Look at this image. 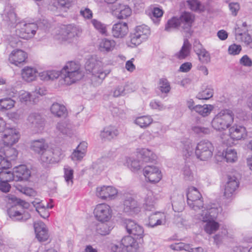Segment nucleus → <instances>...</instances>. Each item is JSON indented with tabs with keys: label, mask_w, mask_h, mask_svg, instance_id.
<instances>
[{
	"label": "nucleus",
	"mask_w": 252,
	"mask_h": 252,
	"mask_svg": "<svg viewBox=\"0 0 252 252\" xmlns=\"http://www.w3.org/2000/svg\"><path fill=\"white\" fill-rule=\"evenodd\" d=\"M124 211L128 215H134L140 212L137 202L131 196L126 197L124 201Z\"/></svg>",
	"instance_id": "21"
},
{
	"label": "nucleus",
	"mask_w": 252,
	"mask_h": 252,
	"mask_svg": "<svg viewBox=\"0 0 252 252\" xmlns=\"http://www.w3.org/2000/svg\"><path fill=\"white\" fill-rule=\"evenodd\" d=\"M85 155L84 153L76 149L72 152L71 158L74 161H81Z\"/></svg>",
	"instance_id": "61"
},
{
	"label": "nucleus",
	"mask_w": 252,
	"mask_h": 252,
	"mask_svg": "<svg viewBox=\"0 0 252 252\" xmlns=\"http://www.w3.org/2000/svg\"><path fill=\"white\" fill-rule=\"evenodd\" d=\"M116 45L115 41L113 39L103 38L98 42V50L102 53H106L112 51Z\"/></svg>",
	"instance_id": "31"
},
{
	"label": "nucleus",
	"mask_w": 252,
	"mask_h": 252,
	"mask_svg": "<svg viewBox=\"0 0 252 252\" xmlns=\"http://www.w3.org/2000/svg\"><path fill=\"white\" fill-rule=\"evenodd\" d=\"M153 120L150 116H143L138 117L135 120V123L141 128H146L152 123Z\"/></svg>",
	"instance_id": "40"
},
{
	"label": "nucleus",
	"mask_w": 252,
	"mask_h": 252,
	"mask_svg": "<svg viewBox=\"0 0 252 252\" xmlns=\"http://www.w3.org/2000/svg\"><path fill=\"white\" fill-rule=\"evenodd\" d=\"M222 211L220 207H218L215 204H211L210 207L201 210L194 215V219L199 222L204 223L203 228L205 232L208 234L216 232L220 227V224L215 220L218 217L219 213Z\"/></svg>",
	"instance_id": "2"
},
{
	"label": "nucleus",
	"mask_w": 252,
	"mask_h": 252,
	"mask_svg": "<svg viewBox=\"0 0 252 252\" xmlns=\"http://www.w3.org/2000/svg\"><path fill=\"white\" fill-rule=\"evenodd\" d=\"M134 33L137 35L139 34L140 37L145 40L150 34V30L147 26L142 25L135 28Z\"/></svg>",
	"instance_id": "41"
},
{
	"label": "nucleus",
	"mask_w": 252,
	"mask_h": 252,
	"mask_svg": "<svg viewBox=\"0 0 252 252\" xmlns=\"http://www.w3.org/2000/svg\"><path fill=\"white\" fill-rule=\"evenodd\" d=\"M56 130L63 135H69L73 133V126L68 120L59 121L56 125Z\"/></svg>",
	"instance_id": "33"
},
{
	"label": "nucleus",
	"mask_w": 252,
	"mask_h": 252,
	"mask_svg": "<svg viewBox=\"0 0 252 252\" xmlns=\"http://www.w3.org/2000/svg\"><path fill=\"white\" fill-rule=\"evenodd\" d=\"M7 149L4 151L5 157L0 155V170L6 169L11 167L10 160H15L18 155V152L16 149L11 146L7 147Z\"/></svg>",
	"instance_id": "16"
},
{
	"label": "nucleus",
	"mask_w": 252,
	"mask_h": 252,
	"mask_svg": "<svg viewBox=\"0 0 252 252\" xmlns=\"http://www.w3.org/2000/svg\"><path fill=\"white\" fill-rule=\"evenodd\" d=\"M213 89L208 88L198 93L196 97L199 99H208L213 96Z\"/></svg>",
	"instance_id": "55"
},
{
	"label": "nucleus",
	"mask_w": 252,
	"mask_h": 252,
	"mask_svg": "<svg viewBox=\"0 0 252 252\" xmlns=\"http://www.w3.org/2000/svg\"><path fill=\"white\" fill-rule=\"evenodd\" d=\"M124 164L126 165L132 172H136L140 168L139 161L131 158H125Z\"/></svg>",
	"instance_id": "44"
},
{
	"label": "nucleus",
	"mask_w": 252,
	"mask_h": 252,
	"mask_svg": "<svg viewBox=\"0 0 252 252\" xmlns=\"http://www.w3.org/2000/svg\"><path fill=\"white\" fill-rule=\"evenodd\" d=\"M158 87L160 91L165 94L168 93L171 89L169 82L165 78H161L159 80Z\"/></svg>",
	"instance_id": "57"
},
{
	"label": "nucleus",
	"mask_w": 252,
	"mask_h": 252,
	"mask_svg": "<svg viewBox=\"0 0 252 252\" xmlns=\"http://www.w3.org/2000/svg\"><path fill=\"white\" fill-rule=\"evenodd\" d=\"M117 193V189L112 186L98 187L96 190V196L102 200H112L114 198Z\"/></svg>",
	"instance_id": "17"
},
{
	"label": "nucleus",
	"mask_w": 252,
	"mask_h": 252,
	"mask_svg": "<svg viewBox=\"0 0 252 252\" xmlns=\"http://www.w3.org/2000/svg\"><path fill=\"white\" fill-rule=\"evenodd\" d=\"M187 3L189 8L192 11L202 12L205 9V6L198 0H188Z\"/></svg>",
	"instance_id": "46"
},
{
	"label": "nucleus",
	"mask_w": 252,
	"mask_h": 252,
	"mask_svg": "<svg viewBox=\"0 0 252 252\" xmlns=\"http://www.w3.org/2000/svg\"><path fill=\"white\" fill-rule=\"evenodd\" d=\"M142 195L144 199V208L147 211H152L155 208L156 203V199L153 192L151 190L146 189L144 190Z\"/></svg>",
	"instance_id": "27"
},
{
	"label": "nucleus",
	"mask_w": 252,
	"mask_h": 252,
	"mask_svg": "<svg viewBox=\"0 0 252 252\" xmlns=\"http://www.w3.org/2000/svg\"><path fill=\"white\" fill-rule=\"evenodd\" d=\"M61 73L63 75L64 83L67 85L80 80L84 75L80 64L73 61L67 62Z\"/></svg>",
	"instance_id": "5"
},
{
	"label": "nucleus",
	"mask_w": 252,
	"mask_h": 252,
	"mask_svg": "<svg viewBox=\"0 0 252 252\" xmlns=\"http://www.w3.org/2000/svg\"><path fill=\"white\" fill-rule=\"evenodd\" d=\"M18 97L21 102L27 104L31 101L32 94L28 92L22 90L19 93Z\"/></svg>",
	"instance_id": "58"
},
{
	"label": "nucleus",
	"mask_w": 252,
	"mask_h": 252,
	"mask_svg": "<svg viewBox=\"0 0 252 252\" xmlns=\"http://www.w3.org/2000/svg\"><path fill=\"white\" fill-rule=\"evenodd\" d=\"M15 102L10 98H4L0 99V110L4 111L12 108Z\"/></svg>",
	"instance_id": "48"
},
{
	"label": "nucleus",
	"mask_w": 252,
	"mask_h": 252,
	"mask_svg": "<svg viewBox=\"0 0 252 252\" xmlns=\"http://www.w3.org/2000/svg\"><path fill=\"white\" fill-rule=\"evenodd\" d=\"M239 182L235 177L228 176L224 189V196L225 197L230 198L233 197L235 190L239 187Z\"/></svg>",
	"instance_id": "20"
},
{
	"label": "nucleus",
	"mask_w": 252,
	"mask_h": 252,
	"mask_svg": "<svg viewBox=\"0 0 252 252\" xmlns=\"http://www.w3.org/2000/svg\"><path fill=\"white\" fill-rule=\"evenodd\" d=\"M242 51V47L240 45L233 43L229 46L228 48V54L232 56L239 55Z\"/></svg>",
	"instance_id": "59"
},
{
	"label": "nucleus",
	"mask_w": 252,
	"mask_h": 252,
	"mask_svg": "<svg viewBox=\"0 0 252 252\" xmlns=\"http://www.w3.org/2000/svg\"><path fill=\"white\" fill-rule=\"evenodd\" d=\"M194 51L197 54L198 59L202 63H207L211 61L209 53L202 47L200 43H196L194 45Z\"/></svg>",
	"instance_id": "28"
},
{
	"label": "nucleus",
	"mask_w": 252,
	"mask_h": 252,
	"mask_svg": "<svg viewBox=\"0 0 252 252\" xmlns=\"http://www.w3.org/2000/svg\"><path fill=\"white\" fill-rule=\"evenodd\" d=\"M81 29L74 25H64L57 30L54 38L59 42L71 43L80 35Z\"/></svg>",
	"instance_id": "6"
},
{
	"label": "nucleus",
	"mask_w": 252,
	"mask_h": 252,
	"mask_svg": "<svg viewBox=\"0 0 252 252\" xmlns=\"http://www.w3.org/2000/svg\"><path fill=\"white\" fill-rule=\"evenodd\" d=\"M0 137L1 142L5 146L10 147L18 142L20 134L17 129L6 127L0 134Z\"/></svg>",
	"instance_id": "13"
},
{
	"label": "nucleus",
	"mask_w": 252,
	"mask_h": 252,
	"mask_svg": "<svg viewBox=\"0 0 252 252\" xmlns=\"http://www.w3.org/2000/svg\"><path fill=\"white\" fill-rule=\"evenodd\" d=\"M16 181L27 180L31 176V171L25 165H20L13 169Z\"/></svg>",
	"instance_id": "29"
},
{
	"label": "nucleus",
	"mask_w": 252,
	"mask_h": 252,
	"mask_svg": "<svg viewBox=\"0 0 252 252\" xmlns=\"http://www.w3.org/2000/svg\"><path fill=\"white\" fill-rule=\"evenodd\" d=\"M119 134L118 128L114 126H108L101 131L100 136L102 139L111 140L116 138Z\"/></svg>",
	"instance_id": "30"
},
{
	"label": "nucleus",
	"mask_w": 252,
	"mask_h": 252,
	"mask_svg": "<svg viewBox=\"0 0 252 252\" xmlns=\"http://www.w3.org/2000/svg\"><path fill=\"white\" fill-rule=\"evenodd\" d=\"M127 232L135 236L142 238L144 236L143 228L131 220H126L125 222Z\"/></svg>",
	"instance_id": "23"
},
{
	"label": "nucleus",
	"mask_w": 252,
	"mask_h": 252,
	"mask_svg": "<svg viewBox=\"0 0 252 252\" xmlns=\"http://www.w3.org/2000/svg\"><path fill=\"white\" fill-rule=\"evenodd\" d=\"M108 248L109 252H127V250L120 242L111 243Z\"/></svg>",
	"instance_id": "51"
},
{
	"label": "nucleus",
	"mask_w": 252,
	"mask_h": 252,
	"mask_svg": "<svg viewBox=\"0 0 252 252\" xmlns=\"http://www.w3.org/2000/svg\"><path fill=\"white\" fill-rule=\"evenodd\" d=\"M64 178L68 184L72 185L73 178V170L69 166L64 167Z\"/></svg>",
	"instance_id": "49"
},
{
	"label": "nucleus",
	"mask_w": 252,
	"mask_h": 252,
	"mask_svg": "<svg viewBox=\"0 0 252 252\" xmlns=\"http://www.w3.org/2000/svg\"><path fill=\"white\" fill-rule=\"evenodd\" d=\"M73 0H53V4L57 9L65 10L72 5Z\"/></svg>",
	"instance_id": "47"
},
{
	"label": "nucleus",
	"mask_w": 252,
	"mask_h": 252,
	"mask_svg": "<svg viewBox=\"0 0 252 252\" xmlns=\"http://www.w3.org/2000/svg\"><path fill=\"white\" fill-rule=\"evenodd\" d=\"M211 104L197 105L194 106V111L203 117L208 116L214 109Z\"/></svg>",
	"instance_id": "38"
},
{
	"label": "nucleus",
	"mask_w": 252,
	"mask_h": 252,
	"mask_svg": "<svg viewBox=\"0 0 252 252\" xmlns=\"http://www.w3.org/2000/svg\"><path fill=\"white\" fill-rule=\"evenodd\" d=\"M193 131L198 134H207L210 132V130L208 127H205L200 126H195L192 127Z\"/></svg>",
	"instance_id": "62"
},
{
	"label": "nucleus",
	"mask_w": 252,
	"mask_h": 252,
	"mask_svg": "<svg viewBox=\"0 0 252 252\" xmlns=\"http://www.w3.org/2000/svg\"><path fill=\"white\" fill-rule=\"evenodd\" d=\"M112 228L107 224L101 222L96 226V230L98 234L101 235H106L110 232Z\"/></svg>",
	"instance_id": "52"
},
{
	"label": "nucleus",
	"mask_w": 252,
	"mask_h": 252,
	"mask_svg": "<svg viewBox=\"0 0 252 252\" xmlns=\"http://www.w3.org/2000/svg\"><path fill=\"white\" fill-rule=\"evenodd\" d=\"M229 137L231 139L225 140L221 137L222 142L227 146H231L233 144L231 140H239L245 139L247 136V132L246 128L238 125H234L229 129Z\"/></svg>",
	"instance_id": "12"
},
{
	"label": "nucleus",
	"mask_w": 252,
	"mask_h": 252,
	"mask_svg": "<svg viewBox=\"0 0 252 252\" xmlns=\"http://www.w3.org/2000/svg\"><path fill=\"white\" fill-rule=\"evenodd\" d=\"M34 228L36 237L40 242H44L49 238L48 231L46 225L42 221H37L34 223Z\"/></svg>",
	"instance_id": "24"
},
{
	"label": "nucleus",
	"mask_w": 252,
	"mask_h": 252,
	"mask_svg": "<svg viewBox=\"0 0 252 252\" xmlns=\"http://www.w3.org/2000/svg\"><path fill=\"white\" fill-rule=\"evenodd\" d=\"M50 111L55 117L65 118L67 116L68 112L65 106L62 104L55 102L50 107Z\"/></svg>",
	"instance_id": "34"
},
{
	"label": "nucleus",
	"mask_w": 252,
	"mask_h": 252,
	"mask_svg": "<svg viewBox=\"0 0 252 252\" xmlns=\"http://www.w3.org/2000/svg\"><path fill=\"white\" fill-rule=\"evenodd\" d=\"M239 63L241 65L245 66L250 67L252 65V61L247 55L243 56L240 59Z\"/></svg>",
	"instance_id": "64"
},
{
	"label": "nucleus",
	"mask_w": 252,
	"mask_h": 252,
	"mask_svg": "<svg viewBox=\"0 0 252 252\" xmlns=\"http://www.w3.org/2000/svg\"><path fill=\"white\" fill-rule=\"evenodd\" d=\"M229 8L231 14L236 16L240 9V5L238 2H231L229 4Z\"/></svg>",
	"instance_id": "63"
},
{
	"label": "nucleus",
	"mask_w": 252,
	"mask_h": 252,
	"mask_svg": "<svg viewBox=\"0 0 252 252\" xmlns=\"http://www.w3.org/2000/svg\"><path fill=\"white\" fill-rule=\"evenodd\" d=\"M144 40L139 34L137 35L133 32L130 34V41L128 43V46L131 47H136Z\"/></svg>",
	"instance_id": "53"
},
{
	"label": "nucleus",
	"mask_w": 252,
	"mask_h": 252,
	"mask_svg": "<svg viewBox=\"0 0 252 252\" xmlns=\"http://www.w3.org/2000/svg\"><path fill=\"white\" fill-rule=\"evenodd\" d=\"M0 180L4 182H11L12 181H16L15 175H14L13 171L11 172L10 171H1L0 172Z\"/></svg>",
	"instance_id": "54"
},
{
	"label": "nucleus",
	"mask_w": 252,
	"mask_h": 252,
	"mask_svg": "<svg viewBox=\"0 0 252 252\" xmlns=\"http://www.w3.org/2000/svg\"><path fill=\"white\" fill-rule=\"evenodd\" d=\"M143 171L146 180L151 183H157L162 179V175L161 172L156 166H146L144 168Z\"/></svg>",
	"instance_id": "15"
},
{
	"label": "nucleus",
	"mask_w": 252,
	"mask_h": 252,
	"mask_svg": "<svg viewBox=\"0 0 252 252\" xmlns=\"http://www.w3.org/2000/svg\"><path fill=\"white\" fill-rule=\"evenodd\" d=\"M37 74V71L34 67L25 66L21 70L22 78L27 82H31L35 80Z\"/></svg>",
	"instance_id": "35"
},
{
	"label": "nucleus",
	"mask_w": 252,
	"mask_h": 252,
	"mask_svg": "<svg viewBox=\"0 0 252 252\" xmlns=\"http://www.w3.org/2000/svg\"><path fill=\"white\" fill-rule=\"evenodd\" d=\"M141 158L145 162H150L154 160L156 156L152 151L148 149L143 148L139 149L138 152Z\"/></svg>",
	"instance_id": "39"
},
{
	"label": "nucleus",
	"mask_w": 252,
	"mask_h": 252,
	"mask_svg": "<svg viewBox=\"0 0 252 252\" xmlns=\"http://www.w3.org/2000/svg\"><path fill=\"white\" fill-rule=\"evenodd\" d=\"M224 157L227 162H234L237 159V152L233 149L227 148Z\"/></svg>",
	"instance_id": "56"
},
{
	"label": "nucleus",
	"mask_w": 252,
	"mask_h": 252,
	"mask_svg": "<svg viewBox=\"0 0 252 252\" xmlns=\"http://www.w3.org/2000/svg\"><path fill=\"white\" fill-rule=\"evenodd\" d=\"M191 45L188 39H185L183 45L180 52L177 54L179 59H183L188 56L190 53Z\"/></svg>",
	"instance_id": "42"
},
{
	"label": "nucleus",
	"mask_w": 252,
	"mask_h": 252,
	"mask_svg": "<svg viewBox=\"0 0 252 252\" xmlns=\"http://www.w3.org/2000/svg\"><path fill=\"white\" fill-rule=\"evenodd\" d=\"M178 28H180L179 20L178 18L173 17L167 21L165 26V30L169 32Z\"/></svg>",
	"instance_id": "45"
},
{
	"label": "nucleus",
	"mask_w": 252,
	"mask_h": 252,
	"mask_svg": "<svg viewBox=\"0 0 252 252\" xmlns=\"http://www.w3.org/2000/svg\"><path fill=\"white\" fill-rule=\"evenodd\" d=\"M3 22L10 28L16 26V34L21 38L28 40L32 38L35 35L38 29L37 25L34 23H26L20 22L16 24V15L13 10L5 13Z\"/></svg>",
	"instance_id": "3"
},
{
	"label": "nucleus",
	"mask_w": 252,
	"mask_h": 252,
	"mask_svg": "<svg viewBox=\"0 0 252 252\" xmlns=\"http://www.w3.org/2000/svg\"><path fill=\"white\" fill-rule=\"evenodd\" d=\"M27 124L34 131L38 132L44 126V120L39 113H32L28 117Z\"/></svg>",
	"instance_id": "18"
},
{
	"label": "nucleus",
	"mask_w": 252,
	"mask_h": 252,
	"mask_svg": "<svg viewBox=\"0 0 252 252\" xmlns=\"http://www.w3.org/2000/svg\"><path fill=\"white\" fill-rule=\"evenodd\" d=\"M182 154L186 161H189L193 156L194 148L189 139L182 143Z\"/></svg>",
	"instance_id": "36"
},
{
	"label": "nucleus",
	"mask_w": 252,
	"mask_h": 252,
	"mask_svg": "<svg viewBox=\"0 0 252 252\" xmlns=\"http://www.w3.org/2000/svg\"><path fill=\"white\" fill-rule=\"evenodd\" d=\"M85 68L86 71L91 73V80L92 84L94 86L100 85L109 73V71L104 70L103 64L101 61L94 58L87 61Z\"/></svg>",
	"instance_id": "4"
},
{
	"label": "nucleus",
	"mask_w": 252,
	"mask_h": 252,
	"mask_svg": "<svg viewBox=\"0 0 252 252\" xmlns=\"http://www.w3.org/2000/svg\"><path fill=\"white\" fill-rule=\"evenodd\" d=\"M28 55L27 53L21 49L13 50L9 56V62L16 66L25 62Z\"/></svg>",
	"instance_id": "22"
},
{
	"label": "nucleus",
	"mask_w": 252,
	"mask_h": 252,
	"mask_svg": "<svg viewBox=\"0 0 252 252\" xmlns=\"http://www.w3.org/2000/svg\"><path fill=\"white\" fill-rule=\"evenodd\" d=\"M120 243L127 250V252H135L139 248L137 240L130 236L124 237Z\"/></svg>",
	"instance_id": "32"
},
{
	"label": "nucleus",
	"mask_w": 252,
	"mask_h": 252,
	"mask_svg": "<svg viewBox=\"0 0 252 252\" xmlns=\"http://www.w3.org/2000/svg\"><path fill=\"white\" fill-rule=\"evenodd\" d=\"M180 21V28L184 32L189 33L192 23L194 20V16L191 13L183 12L178 18Z\"/></svg>",
	"instance_id": "19"
},
{
	"label": "nucleus",
	"mask_w": 252,
	"mask_h": 252,
	"mask_svg": "<svg viewBox=\"0 0 252 252\" xmlns=\"http://www.w3.org/2000/svg\"><path fill=\"white\" fill-rule=\"evenodd\" d=\"M187 196L188 206L196 211V214L201 212V210L210 207L211 205L204 204L201 193L195 187H190L188 188Z\"/></svg>",
	"instance_id": "8"
},
{
	"label": "nucleus",
	"mask_w": 252,
	"mask_h": 252,
	"mask_svg": "<svg viewBox=\"0 0 252 252\" xmlns=\"http://www.w3.org/2000/svg\"><path fill=\"white\" fill-rule=\"evenodd\" d=\"M31 149L40 155L39 160L44 166L59 162L63 158L62 150L59 148H49V144L44 139L34 140L31 144Z\"/></svg>",
	"instance_id": "1"
},
{
	"label": "nucleus",
	"mask_w": 252,
	"mask_h": 252,
	"mask_svg": "<svg viewBox=\"0 0 252 252\" xmlns=\"http://www.w3.org/2000/svg\"><path fill=\"white\" fill-rule=\"evenodd\" d=\"M214 151V147L211 142L202 140L197 144L195 149V155L197 159L206 161L212 157Z\"/></svg>",
	"instance_id": "9"
},
{
	"label": "nucleus",
	"mask_w": 252,
	"mask_h": 252,
	"mask_svg": "<svg viewBox=\"0 0 252 252\" xmlns=\"http://www.w3.org/2000/svg\"><path fill=\"white\" fill-rule=\"evenodd\" d=\"M234 121V115L229 109H223L218 113L211 122L212 127L218 131H222L229 128Z\"/></svg>",
	"instance_id": "7"
},
{
	"label": "nucleus",
	"mask_w": 252,
	"mask_h": 252,
	"mask_svg": "<svg viewBox=\"0 0 252 252\" xmlns=\"http://www.w3.org/2000/svg\"><path fill=\"white\" fill-rule=\"evenodd\" d=\"M163 12L161 9L158 7H154L152 9L151 12L149 13V15L153 22L155 24L158 25L163 15Z\"/></svg>",
	"instance_id": "43"
},
{
	"label": "nucleus",
	"mask_w": 252,
	"mask_h": 252,
	"mask_svg": "<svg viewBox=\"0 0 252 252\" xmlns=\"http://www.w3.org/2000/svg\"><path fill=\"white\" fill-rule=\"evenodd\" d=\"M128 32V25L126 23L119 22L112 26V34L113 37L122 38Z\"/></svg>",
	"instance_id": "25"
},
{
	"label": "nucleus",
	"mask_w": 252,
	"mask_h": 252,
	"mask_svg": "<svg viewBox=\"0 0 252 252\" xmlns=\"http://www.w3.org/2000/svg\"><path fill=\"white\" fill-rule=\"evenodd\" d=\"M189 244H185L184 243H178L173 244H171L170 246V248L174 251H182L185 250L187 252L189 250L188 249Z\"/></svg>",
	"instance_id": "60"
},
{
	"label": "nucleus",
	"mask_w": 252,
	"mask_h": 252,
	"mask_svg": "<svg viewBox=\"0 0 252 252\" xmlns=\"http://www.w3.org/2000/svg\"><path fill=\"white\" fill-rule=\"evenodd\" d=\"M93 213L95 219L103 223L109 221L112 217V210L111 207L105 203L96 205Z\"/></svg>",
	"instance_id": "11"
},
{
	"label": "nucleus",
	"mask_w": 252,
	"mask_h": 252,
	"mask_svg": "<svg viewBox=\"0 0 252 252\" xmlns=\"http://www.w3.org/2000/svg\"><path fill=\"white\" fill-rule=\"evenodd\" d=\"M60 72L56 70L43 71L38 73L40 79L43 81L54 80L59 77Z\"/></svg>",
	"instance_id": "37"
},
{
	"label": "nucleus",
	"mask_w": 252,
	"mask_h": 252,
	"mask_svg": "<svg viewBox=\"0 0 252 252\" xmlns=\"http://www.w3.org/2000/svg\"><path fill=\"white\" fill-rule=\"evenodd\" d=\"M22 206L25 208L29 206L27 202L22 201L20 204L15 206L8 210V214L10 218L14 220H26L30 218V215L26 212Z\"/></svg>",
	"instance_id": "14"
},
{
	"label": "nucleus",
	"mask_w": 252,
	"mask_h": 252,
	"mask_svg": "<svg viewBox=\"0 0 252 252\" xmlns=\"http://www.w3.org/2000/svg\"><path fill=\"white\" fill-rule=\"evenodd\" d=\"M166 222V216L164 213L157 212L151 215L146 225L149 227H155L158 225L164 224Z\"/></svg>",
	"instance_id": "26"
},
{
	"label": "nucleus",
	"mask_w": 252,
	"mask_h": 252,
	"mask_svg": "<svg viewBox=\"0 0 252 252\" xmlns=\"http://www.w3.org/2000/svg\"><path fill=\"white\" fill-rule=\"evenodd\" d=\"M110 13L119 20L126 19L132 14L130 6L124 3H115L108 5Z\"/></svg>",
	"instance_id": "10"
},
{
	"label": "nucleus",
	"mask_w": 252,
	"mask_h": 252,
	"mask_svg": "<svg viewBox=\"0 0 252 252\" xmlns=\"http://www.w3.org/2000/svg\"><path fill=\"white\" fill-rule=\"evenodd\" d=\"M91 23L94 29L102 34H105L107 32L106 26L101 22L96 20H91Z\"/></svg>",
	"instance_id": "50"
}]
</instances>
